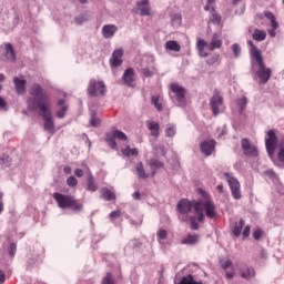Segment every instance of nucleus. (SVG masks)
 I'll return each mask as SVG.
<instances>
[{
  "mask_svg": "<svg viewBox=\"0 0 284 284\" xmlns=\"http://www.w3.org/2000/svg\"><path fill=\"white\" fill-rule=\"evenodd\" d=\"M30 97L27 99L28 110L37 112L39 110L40 116L44 121V130L49 134H54V121H52V113L50 112V93L39 83L31 85L29 90Z\"/></svg>",
  "mask_w": 284,
  "mask_h": 284,
  "instance_id": "nucleus-1",
  "label": "nucleus"
},
{
  "mask_svg": "<svg viewBox=\"0 0 284 284\" xmlns=\"http://www.w3.org/2000/svg\"><path fill=\"white\" fill-rule=\"evenodd\" d=\"M53 199L58 203L60 210H72L73 212H83V204L79 203L72 195L63 193H53Z\"/></svg>",
  "mask_w": 284,
  "mask_h": 284,
  "instance_id": "nucleus-2",
  "label": "nucleus"
},
{
  "mask_svg": "<svg viewBox=\"0 0 284 284\" xmlns=\"http://www.w3.org/2000/svg\"><path fill=\"white\" fill-rule=\"evenodd\" d=\"M257 65H258V69L257 71L255 72L260 83L262 85H265L267 83V81H270V79H272V69L265 67V61L263 60V57H256V60H254Z\"/></svg>",
  "mask_w": 284,
  "mask_h": 284,
  "instance_id": "nucleus-3",
  "label": "nucleus"
},
{
  "mask_svg": "<svg viewBox=\"0 0 284 284\" xmlns=\"http://www.w3.org/2000/svg\"><path fill=\"white\" fill-rule=\"evenodd\" d=\"M265 148L270 159H273L274 152H276V148H278V136H276V132L274 130H270L267 132V136L265 138Z\"/></svg>",
  "mask_w": 284,
  "mask_h": 284,
  "instance_id": "nucleus-4",
  "label": "nucleus"
},
{
  "mask_svg": "<svg viewBox=\"0 0 284 284\" xmlns=\"http://www.w3.org/2000/svg\"><path fill=\"white\" fill-rule=\"evenodd\" d=\"M171 92L174 94V99L176 101V105L180 108H185L187 105V100L185 99L186 90L185 88L179 85L178 83H172L170 85Z\"/></svg>",
  "mask_w": 284,
  "mask_h": 284,
  "instance_id": "nucleus-5",
  "label": "nucleus"
},
{
  "mask_svg": "<svg viewBox=\"0 0 284 284\" xmlns=\"http://www.w3.org/2000/svg\"><path fill=\"white\" fill-rule=\"evenodd\" d=\"M224 176L229 183L233 199H235V201H240V199L243 197V195L241 194V183L230 173H224Z\"/></svg>",
  "mask_w": 284,
  "mask_h": 284,
  "instance_id": "nucleus-6",
  "label": "nucleus"
},
{
  "mask_svg": "<svg viewBox=\"0 0 284 284\" xmlns=\"http://www.w3.org/2000/svg\"><path fill=\"white\" fill-rule=\"evenodd\" d=\"M89 97H105V83L103 81L97 82V80L91 79L88 87Z\"/></svg>",
  "mask_w": 284,
  "mask_h": 284,
  "instance_id": "nucleus-7",
  "label": "nucleus"
},
{
  "mask_svg": "<svg viewBox=\"0 0 284 284\" xmlns=\"http://www.w3.org/2000/svg\"><path fill=\"white\" fill-rule=\"evenodd\" d=\"M194 203H199V201L182 199L178 202V212H180V214H183L182 221H187V214L192 212V207L194 209Z\"/></svg>",
  "mask_w": 284,
  "mask_h": 284,
  "instance_id": "nucleus-8",
  "label": "nucleus"
},
{
  "mask_svg": "<svg viewBox=\"0 0 284 284\" xmlns=\"http://www.w3.org/2000/svg\"><path fill=\"white\" fill-rule=\"evenodd\" d=\"M239 274L241 278H244V281H252V278L256 276V271H254V267L252 266L242 264L239 268Z\"/></svg>",
  "mask_w": 284,
  "mask_h": 284,
  "instance_id": "nucleus-9",
  "label": "nucleus"
},
{
  "mask_svg": "<svg viewBox=\"0 0 284 284\" xmlns=\"http://www.w3.org/2000/svg\"><path fill=\"white\" fill-rule=\"evenodd\" d=\"M211 110L214 116H219V106L223 105V95H220L219 92H214L213 97L210 100Z\"/></svg>",
  "mask_w": 284,
  "mask_h": 284,
  "instance_id": "nucleus-10",
  "label": "nucleus"
},
{
  "mask_svg": "<svg viewBox=\"0 0 284 284\" xmlns=\"http://www.w3.org/2000/svg\"><path fill=\"white\" fill-rule=\"evenodd\" d=\"M202 205V210H204L207 219L214 220L217 216L219 213L216 212V204L214 202L206 200Z\"/></svg>",
  "mask_w": 284,
  "mask_h": 284,
  "instance_id": "nucleus-11",
  "label": "nucleus"
},
{
  "mask_svg": "<svg viewBox=\"0 0 284 284\" xmlns=\"http://www.w3.org/2000/svg\"><path fill=\"white\" fill-rule=\"evenodd\" d=\"M216 148V141L215 140H204L200 144V150L202 154L205 156H212V152Z\"/></svg>",
  "mask_w": 284,
  "mask_h": 284,
  "instance_id": "nucleus-12",
  "label": "nucleus"
},
{
  "mask_svg": "<svg viewBox=\"0 0 284 284\" xmlns=\"http://www.w3.org/2000/svg\"><path fill=\"white\" fill-rule=\"evenodd\" d=\"M123 50L122 49H115L112 53V57L110 59L111 68H120V65H123Z\"/></svg>",
  "mask_w": 284,
  "mask_h": 284,
  "instance_id": "nucleus-13",
  "label": "nucleus"
},
{
  "mask_svg": "<svg viewBox=\"0 0 284 284\" xmlns=\"http://www.w3.org/2000/svg\"><path fill=\"white\" fill-rule=\"evenodd\" d=\"M199 241H201V236L199 234H187L184 239L181 240L182 245H199Z\"/></svg>",
  "mask_w": 284,
  "mask_h": 284,
  "instance_id": "nucleus-14",
  "label": "nucleus"
},
{
  "mask_svg": "<svg viewBox=\"0 0 284 284\" xmlns=\"http://www.w3.org/2000/svg\"><path fill=\"white\" fill-rule=\"evenodd\" d=\"M13 82L16 85L17 94H26V85L28 84V81H26V79L16 77L13 78Z\"/></svg>",
  "mask_w": 284,
  "mask_h": 284,
  "instance_id": "nucleus-15",
  "label": "nucleus"
},
{
  "mask_svg": "<svg viewBox=\"0 0 284 284\" xmlns=\"http://www.w3.org/2000/svg\"><path fill=\"white\" fill-rule=\"evenodd\" d=\"M122 81H124L125 85L132 88V83H134V69H126L122 75Z\"/></svg>",
  "mask_w": 284,
  "mask_h": 284,
  "instance_id": "nucleus-16",
  "label": "nucleus"
},
{
  "mask_svg": "<svg viewBox=\"0 0 284 284\" xmlns=\"http://www.w3.org/2000/svg\"><path fill=\"white\" fill-rule=\"evenodd\" d=\"M194 213L196 214V221L203 223L205 221V213H203V201L194 202Z\"/></svg>",
  "mask_w": 284,
  "mask_h": 284,
  "instance_id": "nucleus-17",
  "label": "nucleus"
},
{
  "mask_svg": "<svg viewBox=\"0 0 284 284\" xmlns=\"http://www.w3.org/2000/svg\"><path fill=\"white\" fill-rule=\"evenodd\" d=\"M116 26L114 24H105L103 28H102V37L104 39H112V37H114V34H116Z\"/></svg>",
  "mask_w": 284,
  "mask_h": 284,
  "instance_id": "nucleus-18",
  "label": "nucleus"
},
{
  "mask_svg": "<svg viewBox=\"0 0 284 284\" xmlns=\"http://www.w3.org/2000/svg\"><path fill=\"white\" fill-rule=\"evenodd\" d=\"M247 44L251 48L250 54H251V59H252V65H254V61H256V58L257 57L263 58V53H261V50H258V48H256V45L254 44V42L252 40H248Z\"/></svg>",
  "mask_w": 284,
  "mask_h": 284,
  "instance_id": "nucleus-19",
  "label": "nucleus"
},
{
  "mask_svg": "<svg viewBox=\"0 0 284 284\" xmlns=\"http://www.w3.org/2000/svg\"><path fill=\"white\" fill-rule=\"evenodd\" d=\"M91 20H92V14L85 11L74 18V23L75 26H83V23H88V21H91Z\"/></svg>",
  "mask_w": 284,
  "mask_h": 284,
  "instance_id": "nucleus-20",
  "label": "nucleus"
},
{
  "mask_svg": "<svg viewBox=\"0 0 284 284\" xmlns=\"http://www.w3.org/2000/svg\"><path fill=\"white\" fill-rule=\"evenodd\" d=\"M222 45H223V41L219 39V34L214 33L212 36L209 50L211 51L219 50L220 48H222Z\"/></svg>",
  "mask_w": 284,
  "mask_h": 284,
  "instance_id": "nucleus-21",
  "label": "nucleus"
},
{
  "mask_svg": "<svg viewBox=\"0 0 284 284\" xmlns=\"http://www.w3.org/2000/svg\"><path fill=\"white\" fill-rule=\"evenodd\" d=\"M4 55L9 61H17V52H14V47H12V43L6 44Z\"/></svg>",
  "mask_w": 284,
  "mask_h": 284,
  "instance_id": "nucleus-22",
  "label": "nucleus"
},
{
  "mask_svg": "<svg viewBox=\"0 0 284 284\" xmlns=\"http://www.w3.org/2000/svg\"><path fill=\"white\" fill-rule=\"evenodd\" d=\"M101 199H103L104 201H115L116 195L110 189L103 187L101 189Z\"/></svg>",
  "mask_w": 284,
  "mask_h": 284,
  "instance_id": "nucleus-23",
  "label": "nucleus"
},
{
  "mask_svg": "<svg viewBox=\"0 0 284 284\" xmlns=\"http://www.w3.org/2000/svg\"><path fill=\"white\" fill-rule=\"evenodd\" d=\"M87 190L89 192H97V190H99L97 182H94V176L90 172L88 174V180H87Z\"/></svg>",
  "mask_w": 284,
  "mask_h": 284,
  "instance_id": "nucleus-24",
  "label": "nucleus"
},
{
  "mask_svg": "<svg viewBox=\"0 0 284 284\" xmlns=\"http://www.w3.org/2000/svg\"><path fill=\"white\" fill-rule=\"evenodd\" d=\"M243 227H245V220L241 219L237 223H235L233 227V235L239 239L241 236V233L243 232Z\"/></svg>",
  "mask_w": 284,
  "mask_h": 284,
  "instance_id": "nucleus-25",
  "label": "nucleus"
},
{
  "mask_svg": "<svg viewBox=\"0 0 284 284\" xmlns=\"http://www.w3.org/2000/svg\"><path fill=\"white\" fill-rule=\"evenodd\" d=\"M264 17L271 21L272 30L278 29V22L276 21V17H274V13L272 11H266L264 13Z\"/></svg>",
  "mask_w": 284,
  "mask_h": 284,
  "instance_id": "nucleus-26",
  "label": "nucleus"
},
{
  "mask_svg": "<svg viewBox=\"0 0 284 284\" xmlns=\"http://www.w3.org/2000/svg\"><path fill=\"white\" fill-rule=\"evenodd\" d=\"M166 50H171L172 52H181V44L174 40H170L165 43Z\"/></svg>",
  "mask_w": 284,
  "mask_h": 284,
  "instance_id": "nucleus-27",
  "label": "nucleus"
},
{
  "mask_svg": "<svg viewBox=\"0 0 284 284\" xmlns=\"http://www.w3.org/2000/svg\"><path fill=\"white\" fill-rule=\"evenodd\" d=\"M136 174L139 179H150V174L145 172V169L143 168V162L138 163L136 165Z\"/></svg>",
  "mask_w": 284,
  "mask_h": 284,
  "instance_id": "nucleus-28",
  "label": "nucleus"
},
{
  "mask_svg": "<svg viewBox=\"0 0 284 284\" xmlns=\"http://www.w3.org/2000/svg\"><path fill=\"white\" fill-rule=\"evenodd\" d=\"M210 22L213 23L214 26H220L221 24V14L216 12V9L212 7V13L210 17Z\"/></svg>",
  "mask_w": 284,
  "mask_h": 284,
  "instance_id": "nucleus-29",
  "label": "nucleus"
},
{
  "mask_svg": "<svg viewBox=\"0 0 284 284\" xmlns=\"http://www.w3.org/2000/svg\"><path fill=\"white\" fill-rule=\"evenodd\" d=\"M252 37L254 41H265V39H267V33L263 30L255 29Z\"/></svg>",
  "mask_w": 284,
  "mask_h": 284,
  "instance_id": "nucleus-30",
  "label": "nucleus"
},
{
  "mask_svg": "<svg viewBox=\"0 0 284 284\" xmlns=\"http://www.w3.org/2000/svg\"><path fill=\"white\" fill-rule=\"evenodd\" d=\"M148 128L152 136H159V130H161V126L159 125L158 122H150Z\"/></svg>",
  "mask_w": 284,
  "mask_h": 284,
  "instance_id": "nucleus-31",
  "label": "nucleus"
},
{
  "mask_svg": "<svg viewBox=\"0 0 284 284\" xmlns=\"http://www.w3.org/2000/svg\"><path fill=\"white\" fill-rule=\"evenodd\" d=\"M179 284H203V282H196L194 280V276L192 275H186V276H183L181 278V281L179 282Z\"/></svg>",
  "mask_w": 284,
  "mask_h": 284,
  "instance_id": "nucleus-32",
  "label": "nucleus"
},
{
  "mask_svg": "<svg viewBox=\"0 0 284 284\" xmlns=\"http://www.w3.org/2000/svg\"><path fill=\"white\" fill-rule=\"evenodd\" d=\"M114 139H115V138H114L113 133H106V134H105V141H106L108 145H109L112 150L116 149V141H115Z\"/></svg>",
  "mask_w": 284,
  "mask_h": 284,
  "instance_id": "nucleus-33",
  "label": "nucleus"
},
{
  "mask_svg": "<svg viewBox=\"0 0 284 284\" xmlns=\"http://www.w3.org/2000/svg\"><path fill=\"white\" fill-rule=\"evenodd\" d=\"M0 165H2V168H10V165H12V158L9 155H2L0 158Z\"/></svg>",
  "mask_w": 284,
  "mask_h": 284,
  "instance_id": "nucleus-34",
  "label": "nucleus"
},
{
  "mask_svg": "<svg viewBox=\"0 0 284 284\" xmlns=\"http://www.w3.org/2000/svg\"><path fill=\"white\" fill-rule=\"evenodd\" d=\"M181 21H182L181 14L175 13V14L171 16V24L174 28L181 27Z\"/></svg>",
  "mask_w": 284,
  "mask_h": 284,
  "instance_id": "nucleus-35",
  "label": "nucleus"
},
{
  "mask_svg": "<svg viewBox=\"0 0 284 284\" xmlns=\"http://www.w3.org/2000/svg\"><path fill=\"white\" fill-rule=\"evenodd\" d=\"M91 128H99L101 125V120L97 118V112H91V120H90Z\"/></svg>",
  "mask_w": 284,
  "mask_h": 284,
  "instance_id": "nucleus-36",
  "label": "nucleus"
},
{
  "mask_svg": "<svg viewBox=\"0 0 284 284\" xmlns=\"http://www.w3.org/2000/svg\"><path fill=\"white\" fill-rule=\"evenodd\" d=\"M149 165L152 170H161L162 168H164V164L163 162L159 161V160H154L152 159L150 162H149Z\"/></svg>",
  "mask_w": 284,
  "mask_h": 284,
  "instance_id": "nucleus-37",
  "label": "nucleus"
},
{
  "mask_svg": "<svg viewBox=\"0 0 284 284\" xmlns=\"http://www.w3.org/2000/svg\"><path fill=\"white\" fill-rule=\"evenodd\" d=\"M111 133H113L114 139H119V141H128V135L121 130H114Z\"/></svg>",
  "mask_w": 284,
  "mask_h": 284,
  "instance_id": "nucleus-38",
  "label": "nucleus"
},
{
  "mask_svg": "<svg viewBox=\"0 0 284 284\" xmlns=\"http://www.w3.org/2000/svg\"><path fill=\"white\" fill-rule=\"evenodd\" d=\"M244 155L245 156H258V150L256 149V146H250V149H247L245 152H244Z\"/></svg>",
  "mask_w": 284,
  "mask_h": 284,
  "instance_id": "nucleus-39",
  "label": "nucleus"
},
{
  "mask_svg": "<svg viewBox=\"0 0 284 284\" xmlns=\"http://www.w3.org/2000/svg\"><path fill=\"white\" fill-rule=\"evenodd\" d=\"M151 103H152V105H154V108H156L158 112H161L163 110V105L161 103H159V97L153 95L151 98Z\"/></svg>",
  "mask_w": 284,
  "mask_h": 284,
  "instance_id": "nucleus-40",
  "label": "nucleus"
},
{
  "mask_svg": "<svg viewBox=\"0 0 284 284\" xmlns=\"http://www.w3.org/2000/svg\"><path fill=\"white\" fill-rule=\"evenodd\" d=\"M237 105L240 108V112H243V110H245V108H247V98L243 97V98L239 99Z\"/></svg>",
  "mask_w": 284,
  "mask_h": 284,
  "instance_id": "nucleus-41",
  "label": "nucleus"
},
{
  "mask_svg": "<svg viewBox=\"0 0 284 284\" xmlns=\"http://www.w3.org/2000/svg\"><path fill=\"white\" fill-rule=\"evenodd\" d=\"M232 52L234 54V58L239 59L241 57V45L239 43H234L232 45Z\"/></svg>",
  "mask_w": 284,
  "mask_h": 284,
  "instance_id": "nucleus-42",
  "label": "nucleus"
},
{
  "mask_svg": "<svg viewBox=\"0 0 284 284\" xmlns=\"http://www.w3.org/2000/svg\"><path fill=\"white\" fill-rule=\"evenodd\" d=\"M220 57L221 55H219V54H213V55H211V57H209L207 59H206V64L207 65H214V63H217L219 62V59H220Z\"/></svg>",
  "mask_w": 284,
  "mask_h": 284,
  "instance_id": "nucleus-43",
  "label": "nucleus"
},
{
  "mask_svg": "<svg viewBox=\"0 0 284 284\" xmlns=\"http://www.w3.org/2000/svg\"><path fill=\"white\" fill-rule=\"evenodd\" d=\"M123 154L125 156H136L139 154V150L136 149H130V148H126L125 150L122 151Z\"/></svg>",
  "mask_w": 284,
  "mask_h": 284,
  "instance_id": "nucleus-44",
  "label": "nucleus"
},
{
  "mask_svg": "<svg viewBox=\"0 0 284 284\" xmlns=\"http://www.w3.org/2000/svg\"><path fill=\"white\" fill-rule=\"evenodd\" d=\"M65 112H68V105H63L61 109H59L55 113V116L58 119H64L65 118Z\"/></svg>",
  "mask_w": 284,
  "mask_h": 284,
  "instance_id": "nucleus-45",
  "label": "nucleus"
},
{
  "mask_svg": "<svg viewBox=\"0 0 284 284\" xmlns=\"http://www.w3.org/2000/svg\"><path fill=\"white\" fill-rule=\"evenodd\" d=\"M101 284H114V277L112 276V273H106V275L102 278Z\"/></svg>",
  "mask_w": 284,
  "mask_h": 284,
  "instance_id": "nucleus-46",
  "label": "nucleus"
},
{
  "mask_svg": "<svg viewBox=\"0 0 284 284\" xmlns=\"http://www.w3.org/2000/svg\"><path fill=\"white\" fill-rule=\"evenodd\" d=\"M138 10H140L141 17H150V6L140 7Z\"/></svg>",
  "mask_w": 284,
  "mask_h": 284,
  "instance_id": "nucleus-47",
  "label": "nucleus"
},
{
  "mask_svg": "<svg viewBox=\"0 0 284 284\" xmlns=\"http://www.w3.org/2000/svg\"><path fill=\"white\" fill-rule=\"evenodd\" d=\"M78 183L79 181L74 176H70L67 180V184L69 185V187H77Z\"/></svg>",
  "mask_w": 284,
  "mask_h": 284,
  "instance_id": "nucleus-48",
  "label": "nucleus"
},
{
  "mask_svg": "<svg viewBox=\"0 0 284 284\" xmlns=\"http://www.w3.org/2000/svg\"><path fill=\"white\" fill-rule=\"evenodd\" d=\"M241 145H242L243 152H245L246 150H250V146H252V144L250 143V140H247L245 138L242 139Z\"/></svg>",
  "mask_w": 284,
  "mask_h": 284,
  "instance_id": "nucleus-49",
  "label": "nucleus"
},
{
  "mask_svg": "<svg viewBox=\"0 0 284 284\" xmlns=\"http://www.w3.org/2000/svg\"><path fill=\"white\" fill-rule=\"evenodd\" d=\"M189 221L191 223V230H199V222H196V216H191Z\"/></svg>",
  "mask_w": 284,
  "mask_h": 284,
  "instance_id": "nucleus-50",
  "label": "nucleus"
},
{
  "mask_svg": "<svg viewBox=\"0 0 284 284\" xmlns=\"http://www.w3.org/2000/svg\"><path fill=\"white\" fill-rule=\"evenodd\" d=\"M176 134V129L174 126H169L165 129V136L172 138Z\"/></svg>",
  "mask_w": 284,
  "mask_h": 284,
  "instance_id": "nucleus-51",
  "label": "nucleus"
},
{
  "mask_svg": "<svg viewBox=\"0 0 284 284\" xmlns=\"http://www.w3.org/2000/svg\"><path fill=\"white\" fill-rule=\"evenodd\" d=\"M205 45H207V42L203 39L197 40V50L199 52H203L205 50Z\"/></svg>",
  "mask_w": 284,
  "mask_h": 284,
  "instance_id": "nucleus-52",
  "label": "nucleus"
},
{
  "mask_svg": "<svg viewBox=\"0 0 284 284\" xmlns=\"http://www.w3.org/2000/svg\"><path fill=\"white\" fill-rule=\"evenodd\" d=\"M8 252H9V256H11V258H13L14 254H17V244L11 243L9 245Z\"/></svg>",
  "mask_w": 284,
  "mask_h": 284,
  "instance_id": "nucleus-53",
  "label": "nucleus"
},
{
  "mask_svg": "<svg viewBox=\"0 0 284 284\" xmlns=\"http://www.w3.org/2000/svg\"><path fill=\"white\" fill-rule=\"evenodd\" d=\"M261 236H263V230L256 229V230L253 232V239H254L255 241H260V240H261Z\"/></svg>",
  "mask_w": 284,
  "mask_h": 284,
  "instance_id": "nucleus-54",
  "label": "nucleus"
},
{
  "mask_svg": "<svg viewBox=\"0 0 284 284\" xmlns=\"http://www.w3.org/2000/svg\"><path fill=\"white\" fill-rule=\"evenodd\" d=\"M142 74L145 79H150V77H153L154 73L150 70V68H143Z\"/></svg>",
  "mask_w": 284,
  "mask_h": 284,
  "instance_id": "nucleus-55",
  "label": "nucleus"
},
{
  "mask_svg": "<svg viewBox=\"0 0 284 284\" xmlns=\"http://www.w3.org/2000/svg\"><path fill=\"white\" fill-rule=\"evenodd\" d=\"M158 237H160L161 239V241H165L166 239H168V231H165V230H160L159 232H158Z\"/></svg>",
  "mask_w": 284,
  "mask_h": 284,
  "instance_id": "nucleus-56",
  "label": "nucleus"
},
{
  "mask_svg": "<svg viewBox=\"0 0 284 284\" xmlns=\"http://www.w3.org/2000/svg\"><path fill=\"white\" fill-rule=\"evenodd\" d=\"M215 1H216V0H207V1H206V4H205V7H204V10H205L206 12H210V10H211V14H212V4H214Z\"/></svg>",
  "mask_w": 284,
  "mask_h": 284,
  "instance_id": "nucleus-57",
  "label": "nucleus"
},
{
  "mask_svg": "<svg viewBox=\"0 0 284 284\" xmlns=\"http://www.w3.org/2000/svg\"><path fill=\"white\" fill-rule=\"evenodd\" d=\"M110 219H121V211H119V210H116V211H112L111 213H110Z\"/></svg>",
  "mask_w": 284,
  "mask_h": 284,
  "instance_id": "nucleus-58",
  "label": "nucleus"
},
{
  "mask_svg": "<svg viewBox=\"0 0 284 284\" xmlns=\"http://www.w3.org/2000/svg\"><path fill=\"white\" fill-rule=\"evenodd\" d=\"M132 243H133V250H139L141 248V245H143V243H141V240H132Z\"/></svg>",
  "mask_w": 284,
  "mask_h": 284,
  "instance_id": "nucleus-59",
  "label": "nucleus"
},
{
  "mask_svg": "<svg viewBox=\"0 0 284 284\" xmlns=\"http://www.w3.org/2000/svg\"><path fill=\"white\" fill-rule=\"evenodd\" d=\"M229 267H232V260H226V261L222 264V270L226 271V270H229Z\"/></svg>",
  "mask_w": 284,
  "mask_h": 284,
  "instance_id": "nucleus-60",
  "label": "nucleus"
},
{
  "mask_svg": "<svg viewBox=\"0 0 284 284\" xmlns=\"http://www.w3.org/2000/svg\"><path fill=\"white\" fill-rule=\"evenodd\" d=\"M250 230H251L250 225H246V226L244 227V230H243V232H242L244 239H247V236H250Z\"/></svg>",
  "mask_w": 284,
  "mask_h": 284,
  "instance_id": "nucleus-61",
  "label": "nucleus"
},
{
  "mask_svg": "<svg viewBox=\"0 0 284 284\" xmlns=\"http://www.w3.org/2000/svg\"><path fill=\"white\" fill-rule=\"evenodd\" d=\"M145 6H150V0H142L138 2V8H144Z\"/></svg>",
  "mask_w": 284,
  "mask_h": 284,
  "instance_id": "nucleus-62",
  "label": "nucleus"
},
{
  "mask_svg": "<svg viewBox=\"0 0 284 284\" xmlns=\"http://www.w3.org/2000/svg\"><path fill=\"white\" fill-rule=\"evenodd\" d=\"M74 175L78 176V179H81V176H83V170H81V169H75Z\"/></svg>",
  "mask_w": 284,
  "mask_h": 284,
  "instance_id": "nucleus-63",
  "label": "nucleus"
},
{
  "mask_svg": "<svg viewBox=\"0 0 284 284\" xmlns=\"http://www.w3.org/2000/svg\"><path fill=\"white\" fill-rule=\"evenodd\" d=\"M3 283H6V273L2 270H0V284Z\"/></svg>",
  "mask_w": 284,
  "mask_h": 284,
  "instance_id": "nucleus-64",
  "label": "nucleus"
}]
</instances>
